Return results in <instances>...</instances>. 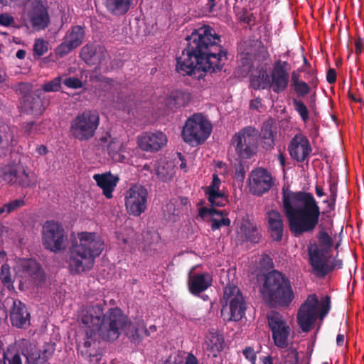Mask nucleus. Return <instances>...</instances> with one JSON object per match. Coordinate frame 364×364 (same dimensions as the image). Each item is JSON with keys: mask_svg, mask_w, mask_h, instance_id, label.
<instances>
[{"mask_svg": "<svg viewBox=\"0 0 364 364\" xmlns=\"http://www.w3.org/2000/svg\"><path fill=\"white\" fill-rule=\"evenodd\" d=\"M187 44L176 58V71L183 76L202 78L205 73L222 70L228 51L221 45V36L209 25L193 30L186 37Z\"/></svg>", "mask_w": 364, "mask_h": 364, "instance_id": "obj_1", "label": "nucleus"}, {"mask_svg": "<svg viewBox=\"0 0 364 364\" xmlns=\"http://www.w3.org/2000/svg\"><path fill=\"white\" fill-rule=\"evenodd\" d=\"M106 305L105 300L102 303L92 305L81 317L87 339L84 342L86 350H82L81 354L89 358L90 361H92V358L96 354L91 353L88 348L92 343L95 344L97 338L105 341H114L130 324L128 317L119 308H109L106 310Z\"/></svg>", "mask_w": 364, "mask_h": 364, "instance_id": "obj_2", "label": "nucleus"}, {"mask_svg": "<svg viewBox=\"0 0 364 364\" xmlns=\"http://www.w3.org/2000/svg\"><path fill=\"white\" fill-rule=\"evenodd\" d=\"M282 206L293 236L299 237L314 231L319 223L321 211L311 193L283 188Z\"/></svg>", "mask_w": 364, "mask_h": 364, "instance_id": "obj_3", "label": "nucleus"}, {"mask_svg": "<svg viewBox=\"0 0 364 364\" xmlns=\"http://www.w3.org/2000/svg\"><path fill=\"white\" fill-rule=\"evenodd\" d=\"M105 248V242L96 232H81L77 240L69 247L66 262L72 274H80L90 270L95 259Z\"/></svg>", "mask_w": 364, "mask_h": 364, "instance_id": "obj_4", "label": "nucleus"}, {"mask_svg": "<svg viewBox=\"0 0 364 364\" xmlns=\"http://www.w3.org/2000/svg\"><path fill=\"white\" fill-rule=\"evenodd\" d=\"M331 309L328 295L318 300L315 294H309L300 306L297 313V323L304 332L310 331L318 318L323 321Z\"/></svg>", "mask_w": 364, "mask_h": 364, "instance_id": "obj_5", "label": "nucleus"}, {"mask_svg": "<svg viewBox=\"0 0 364 364\" xmlns=\"http://www.w3.org/2000/svg\"><path fill=\"white\" fill-rule=\"evenodd\" d=\"M262 293L270 303L284 307L288 306L294 298L289 280L278 271L266 275Z\"/></svg>", "mask_w": 364, "mask_h": 364, "instance_id": "obj_6", "label": "nucleus"}, {"mask_svg": "<svg viewBox=\"0 0 364 364\" xmlns=\"http://www.w3.org/2000/svg\"><path fill=\"white\" fill-rule=\"evenodd\" d=\"M223 300L228 308L223 307L221 317L225 322L239 321L245 315L247 303L240 288L229 284L224 288Z\"/></svg>", "mask_w": 364, "mask_h": 364, "instance_id": "obj_7", "label": "nucleus"}, {"mask_svg": "<svg viewBox=\"0 0 364 364\" xmlns=\"http://www.w3.org/2000/svg\"><path fill=\"white\" fill-rule=\"evenodd\" d=\"M258 130L247 126L236 132L232 137L231 145L233 146L237 159H250L257 153Z\"/></svg>", "mask_w": 364, "mask_h": 364, "instance_id": "obj_8", "label": "nucleus"}, {"mask_svg": "<svg viewBox=\"0 0 364 364\" xmlns=\"http://www.w3.org/2000/svg\"><path fill=\"white\" fill-rule=\"evenodd\" d=\"M100 124V116L96 111L85 110L77 114L70 124V135L80 141L92 139Z\"/></svg>", "mask_w": 364, "mask_h": 364, "instance_id": "obj_9", "label": "nucleus"}, {"mask_svg": "<svg viewBox=\"0 0 364 364\" xmlns=\"http://www.w3.org/2000/svg\"><path fill=\"white\" fill-rule=\"evenodd\" d=\"M318 246H315L312 250H309V263L311 265L316 277H324L329 269L326 265V255L329 252L333 247L332 237L323 229L317 234Z\"/></svg>", "mask_w": 364, "mask_h": 364, "instance_id": "obj_10", "label": "nucleus"}, {"mask_svg": "<svg viewBox=\"0 0 364 364\" xmlns=\"http://www.w3.org/2000/svg\"><path fill=\"white\" fill-rule=\"evenodd\" d=\"M212 128V124L201 113H196L186 120L181 135L188 144H202L210 136Z\"/></svg>", "mask_w": 364, "mask_h": 364, "instance_id": "obj_11", "label": "nucleus"}, {"mask_svg": "<svg viewBox=\"0 0 364 364\" xmlns=\"http://www.w3.org/2000/svg\"><path fill=\"white\" fill-rule=\"evenodd\" d=\"M68 235L61 224L47 220L42 228V243L44 248L51 252L64 251L68 246Z\"/></svg>", "mask_w": 364, "mask_h": 364, "instance_id": "obj_12", "label": "nucleus"}, {"mask_svg": "<svg viewBox=\"0 0 364 364\" xmlns=\"http://www.w3.org/2000/svg\"><path fill=\"white\" fill-rule=\"evenodd\" d=\"M148 190L140 184L132 185L126 192L124 204L127 213L139 217L147 208Z\"/></svg>", "mask_w": 364, "mask_h": 364, "instance_id": "obj_13", "label": "nucleus"}, {"mask_svg": "<svg viewBox=\"0 0 364 364\" xmlns=\"http://www.w3.org/2000/svg\"><path fill=\"white\" fill-rule=\"evenodd\" d=\"M2 179L11 186L34 187L37 181L33 173H28L20 164L6 165L1 170Z\"/></svg>", "mask_w": 364, "mask_h": 364, "instance_id": "obj_14", "label": "nucleus"}, {"mask_svg": "<svg viewBox=\"0 0 364 364\" xmlns=\"http://www.w3.org/2000/svg\"><path fill=\"white\" fill-rule=\"evenodd\" d=\"M85 36V28L76 25L70 27L63 37V41L55 49L54 53L58 59L63 58L72 50L80 46Z\"/></svg>", "mask_w": 364, "mask_h": 364, "instance_id": "obj_15", "label": "nucleus"}, {"mask_svg": "<svg viewBox=\"0 0 364 364\" xmlns=\"http://www.w3.org/2000/svg\"><path fill=\"white\" fill-rule=\"evenodd\" d=\"M269 327L272 331L274 345L279 348L288 347L290 327L279 312L272 311L267 315Z\"/></svg>", "mask_w": 364, "mask_h": 364, "instance_id": "obj_16", "label": "nucleus"}, {"mask_svg": "<svg viewBox=\"0 0 364 364\" xmlns=\"http://www.w3.org/2000/svg\"><path fill=\"white\" fill-rule=\"evenodd\" d=\"M248 186L251 193L262 196L267 193L274 186V179L272 173L266 168L259 167L251 171Z\"/></svg>", "mask_w": 364, "mask_h": 364, "instance_id": "obj_17", "label": "nucleus"}, {"mask_svg": "<svg viewBox=\"0 0 364 364\" xmlns=\"http://www.w3.org/2000/svg\"><path fill=\"white\" fill-rule=\"evenodd\" d=\"M289 63L287 61L277 60L270 72L269 89L276 94L286 90L289 82Z\"/></svg>", "mask_w": 364, "mask_h": 364, "instance_id": "obj_18", "label": "nucleus"}, {"mask_svg": "<svg viewBox=\"0 0 364 364\" xmlns=\"http://www.w3.org/2000/svg\"><path fill=\"white\" fill-rule=\"evenodd\" d=\"M80 57L88 65H99L105 71L111 69L108 65L110 56L105 47L86 44L81 48Z\"/></svg>", "mask_w": 364, "mask_h": 364, "instance_id": "obj_19", "label": "nucleus"}, {"mask_svg": "<svg viewBox=\"0 0 364 364\" xmlns=\"http://www.w3.org/2000/svg\"><path fill=\"white\" fill-rule=\"evenodd\" d=\"M54 351V344L46 343L38 352L36 346L31 342L28 341L23 342L22 353L28 362H32L33 364H49L48 360L53 356Z\"/></svg>", "mask_w": 364, "mask_h": 364, "instance_id": "obj_20", "label": "nucleus"}, {"mask_svg": "<svg viewBox=\"0 0 364 364\" xmlns=\"http://www.w3.org/2000/svg\"><path fill=\"white\" fill-rule=\"evenodd\" d=\"M28 17L34 28L45 29L50 23L47 7L41 0H32L28 11Z\"/></svg>", "mask_w": 364, "mask_h": 364, "instance_id": "obj_21", "label": "nucleus"}, {"mask_svg": "<svg viewBox=\"0 0 364 364\" xmlns=\"http://www.w3.org/2000/svg\"><path fill=\"white\" fill-rule=\"evenodd\" d=\"M288 151L294 160L302 163L309 158L312 149L308 138L299 134H296L291 140L288 146Z\"/></svg>", "mask_w": 364, "mask_h": 364, "instance_id": "obj_22", "label": "nucleus"}, {"mask_svg": "<svg viewBox=\"0 0 364 364\" xmlns=\"http://www.w3.org/2000/svg\"><path fill=\"white\" fill-rule=\"evenodd\" d=\"M167 137L161 132H146L138 136V145L145 151H159L166 144Z\"/></svg>", "mask_w": 364, "mask_h": 364, "instance_id": "obj_23", "label": "nucleus"}, {"mask_svg": "<svg viewBox=\"0 0 364 364\" xmlns=\"http://www.w3.org/2000/svg\"><path fill=\"white\" fill-rule=\"evenodd\" d=\"M228 213L225 210H217L215 208L201 207L198 209V216L205 220L208 216H210L211 230L215 231L223 226H229L230 220L227 217Z\"/></svg>", "mask_w": 364, "mask_h": 364, "instance_id": "obj_24", "label": "nucleus"}, {"mask_svg": "<svg viewBox=\"0 0 364 364\" xmlns=\"http://www.w3.org/2000/svg\"><path fill=\"white\" fill-rule=\"evenodd\" d=\"M48 105V100H44L38 95L28 94L23 98L21 110L26 114L39 116L46 110Z\"/></svg>", "mask_w": 364, "mask_h": 364, "instance_id": "obj_25", "label": "nucleus"}, {"mask_svg": "<svg viewBox=\"0 0 364 364\" xmlns=\"http://www.w3.org/2000/svg\"><path fill=\"white\" fill-rule=\"evenodd\" d=\"M11 324L19 328H24L30 323V314L26 305L18 299H14L9 314Z\"/></svg>", "mask_w": 364, "mask_h": 364, "instance_id": "obj_26", "label": "nucleus"}, {"mask_svg": "<svg viewBox=\"0 0 364 364\" xmlns=\"http://www.w3.org/2000/svg\"><path fill=\"white\" fill-rule=\"evenodd\" d=\"M213 282L212 277L208 273L193 274L188 275L187 282L189 292L194 296L207 290Z\"/></svg>", "mask_w": 364, "mask_h": 364, "instance_id": "obj_27", "label": "nucleus"}, {"mask_svg": "<svg viewBox=\"0 0 364 364\" xmlns=\"http://www.w3.org/2000/svg\"><path fill=\"white\" fill-rule=\"evenodd\" d=\"M268 223V230L273 240L280 242L283 237L284 232V217L275 210H269L267 213Z\"/></svg>", "mask_w": 364, "mask_h": 364, "instance_id": "obj_28", "label": "nucleus"}, {"mask_svg": "<svg viewBox=\"0 0 364 364\" xmlns=\"http://www.w3.org/2000/svg\"><path fill=\"white\" fill-rule=\"evenodd\" d=\"M97 186L102 190L103 195L108 199L113 197L112 193L119 181V178L110 172L102 174L96 173L93 176Z\"/></svg>", "mask_w": 364, "mask_h": 364, "instance_id": "obj_29", "label": "nucleus"}, {"mask_svg": "<svg viewBox=\"0 0 364 364\" xmlns=\"http://www.w3.org/2000/svg\"><path fill=\"white\" fill-rule=\"evenodd\" d=\"M240 229L246 241L254 244L260 242L262 236V232L253 221L248 218H243Z\"/></svg>", "mask_w": 364, "mask_h": 364, "instance_id": "obj_30", "label": "nucleus"}, {"mask_svg": "<svg viewBox=\"0 0 364 364\" xmlns=\"http://www.w3.org/2000/svg\"><path fill=\"white\" fill-rule=\"evenodd\" d=\"M191 100L188 92L180 90H173L166 98V105L171 110L186 106Z\"/></svg>", "mask_w": 364, "mask_h": 364, "instance_id": "obj_31", "label": "nucleus"}, {"mask_svg": "<svg viewBox=\"0 0 364 364\" xmlns=\"http://www.w3.org/2000/svg\"><path fill=\"white\" fill-rule=\"evenodd\" d=\"M132 0H105L107 11L114 16H122L131 8Z\"/></svg>", "mask_w": 364, "mask_h": 364, "instance_id": "obj_32", "label": "nucleus"}, {"mask_svg": "<svg viewBox=\"0 0 364 364\" xmlns=\"http://www.w3.org/2000/svg\"><path fill=\"white\" fill-rule=\"evenodd\" d=\"M270 75L264 70H259L257 75L250 77V86L254 90L269 89Z\"/></svg>", "mask_w": 364, "mask_h": 364, "instance_id": "obj_33", "label": "nucleus"}, {"mask_svg": "<svg viewBox=\"0 0 364 364\" xmlns=\"http://www.w3.org/2000/svg\"><path fill=\"white\" fill-rule=\"evenodd\" d=\"M260 136L262 140L263 148L271 150L274 146V135L272 125L269 123H264L260 131Z\"/></svg>", "mask_w": 364, "mask_h": 364, "instance_id": "obj_34", "label": "nucleus"}, {"mask_svg": "<svg viewBox=\"0 0 364 364\" xmlns=\"http://www.w3.org/2000/svg\"><path fill=\"white\" fill-rule=\"evenodd\" d=\"M207 348L213 356L222 351L225 346L224 339L221 335L211 333L206 341Z\"/></svg>", "mask_w": 364, "mask_h": 364, "instance_id": "obj_35", "label": "nucleus"}, {"mask_svg": "<svg viewBox=\"0 0 364 364\" xmlns=\"http://www.w3.org/2000/svg\"><path fill=\"white\" fill-rule=\"evenodd\" d=\"M14 139V127L0 122V146L2 144L12 145Z\"/></svg>", "mask_w": 364, "mask_h": 364, "instance_id": "obj_36", "label": "nucleus"}, {"mask_svg": "<svg viewBox=\"0 0 364 364\" xmlns=\"http://www.w3.org/2000/svg\"><path fill=\"white\" fill-rule=\"evenodd\" d=\"M142 333L145 336H150V333L149 332V330L146 328L144 322L138 321L136 323V325L132 326L129 338L133 342H139L143 337Z\"/></svg>", "mask_w": 364, "mask_h": 364, "instance_id": "obj_37", "label": "nucleus"}, {"mask_svg": "<svg viewBox=\"0 0 364 364\" xmlns=\"http://www.w3.org/2000/svg\"><path fill=\"white\" fill-rule=\"evenodd\" d=\"M110 134L105 133L103 136L100 137L96 145V146L99 147V149H101L102 151L107 150L109 156L112 154L117 152L115 148V142L112 139L110 140Z\"/></svg>", "mask_w": 364, "mask_h": 364, "instance_id": "obj_38", "label": "nucleus"}, {"mask_svg": "<svg viewBox=\"0 0 364 364\" xmlns=\"http://www.w3.org/2000/svg\"><path fill=\"white\" fill-rule=\"evenodd\" d=\"M160 240V235L156 231L154 230H144L141 234V243L144 245V248H149L154 244L159 242Z\"/></svg>", "mask_w": 364, "mask_h": 364, "instance_id": "obj_39", "label": "nucleus"}, {"mask_svg": "<svg viewBox=\"0 0 364 364\" xmlns=\"http://www.w3.org/2000/svg\"><path fill=\"white\" fill-rule=\"evenodd\" d=\"M155 171L158 179L164 182L171 181L173 176V168L165 164H159L156 166Z\"/></svg>", "mask_w": 364, "mask_h": 364, "instance_id": "obj_40", "label": "nucleus"}, {"mask_svg": "<svg viewBox=\"0 0 364 364\" xmlns=\"http://www.w3.org/2000/svg\"><path fill=\"white\" fill-rule=\"evenodd\" d=\"M208 200L211 205L214 207H223L228 203V197L221 192L215 193L213 191L208 195Z\"/></svg>", "mask_w": 364, "mask_h": 364, "instance_id": "obj_41", "label": "nucleus"}, {"mask_svg": "<svg viewBox=\"0 0 364 364\" xmlns=\"http://www.w3.org/2000/svg\"><path fill=\"white\" fill-rule=\"evenodd\" d=\"M291 87L298 97H304L309 95L311 90L310 85H309L307 82L304 80L295 84L294 85H292Z\"/></svg>", "mask_w": 364, "mask_h": 364, "instance_id": "obj_42", "label": "nucleus"}, {"mask_svg": "<svg viewBox=\"0 0 364 364\" xmlns=\"http://www.w3.org/2000/svg\"><path fill=\"white\" fill-rule=\"evenodd\" d=\"M292 102L294 109L299 114L301 119L304 122H307L309 118V110L304 102L300 100L293 99Z\"/></svg>", "mask_w": 364, "mask_h": 364, "instance_id": "obj_43", "label": "nucleus"}, {"mask_svg": "<svg viewBox=\"0 0 364 364\" xmlns=\"http://www.w3.org/2000/svg\"><path fill=\"white\" fill-rule=\"evenodd\" d=\"M48 50V43L42 38H38L33 44V55L38 58L43 55Z\"/></svg>", "mask_w": 364, "mask_h": 364, "instance_id": "obj_44", "label": "nucleus"}, {"mask_svg": "<svg viewBox=\"0 0 364 364\" xmlns=\"http://www.w3.org/2000/svg\"><path fill=\"white\" fill-rule=\"evenodd\" d=\"M62 78L58 76L50 81L46 82L42 85V90L45 92H57L61 87Z\"/></svg>", "mask_w": 364, "mask_h": 364, "instance_id": "obj_45", "label": "nucleus"}, {"mask_svg": "<svg viewBox=\"0 0 364 364\" xmlns=\"http://www.w3.org/2000/svg\"><path fill=\"white\" fill-rule=\"evenodd\" d=\"M0 279L4 285L9 286L12 284L10 267L8 264H4L0 270Z\"/></svg>", "mask_w": 364, "mask_h": 364, "instance_id": "obj_46", "label": "nucleus"}, {"mask_svg": "<svg viewBox=\"0 0 364 364\" xmlns=\"http://www.w3.org/2000/svg\"><path fill=\"white\" fill-rule=\"evenodd\" d=\"M4 205L6 212L7 213H11L25 205V200L23 198L15 199L5 203Z\"/></svg>", "mask_w": 364, "mask_h": 364, "instance_id": "obj_47", "label": "nucleus"}, {"mask_svg": "<svg viewBox=\"0 0 364 364\" xmlns=\"http://www.w3.org/2000/svg\"><path fill=\"white\" fill-rule=\"evenodd\" d=\"M38 124L34 122H29L24 123L22 126V129L25 134L27 136H33L38 132Z\"/></svg>", "mask_w": 364, "mask_h": 364, "instance_id": "obj_48", "label": "nucleus"}, {"mask_svg": "<svg viewBox=\"0 0 364 364\" xmlns=\"http://www.w3.org/2000/svg\"><path fill=\"white\" fill-rule=\"evenodd\" d=\"M239 20L247 25L254 24L255 18L253 14L249 13L247 10H242L238 14Z\"/></svg>", "mask_w": 364, "mask_h": 364, "instance_id": "obj_49", "label": "nucleus"}, {"mask_svg": "<svg viewBox=\"0 0 364 364\" xmlns=\"http://www.w3.org/2000/svg\"><path fill=\"white\" fill-rule=\"evenodd\" d=\"M63 84L73 89H77L82 87V81L77 77H70L65 79L63 81Z\"/></svg>", "mask_w": 364, "mask_h": 364, "instance_id": "obj_50", "label": "nucleus"}, {"mask_svg": "<svg viewBox=\"0 0 364 364\" xmlns=\"http://www.w3.org/2000/svg\"><path fill=\"white\" fill-rule=\"evenodd\" d=\"M220 184V180L219 177L218 176V175L213 174L212 183L209 186L207 187L205 194L209 195L212 191L215 193L220 192L219 189Z\"/></svg>", "mask_w": 364, "mask_h": 364, "instance_id": "obj_51", "label": "nucleus"}, {"mask_svg": "<svg viewBox=\"0 0 364 364\" xmlns=\"http://www.w3.org/2000/svg\"><path fill=\"white\" fill-rule=\"evenodd\" d=\"M237 160L238 161V164L235 165V176L237 179L243 180L246 173V170L243 164V160Z\"/></svg>", "mask_w": 364, "mask_h": 364, "instance_id": "obj_52", "label": "nucleus"}, {"mask_svg": "<svg viewBox=\"0 0 364 364\" xmlns=\"http://www.w3.org/2000/svg\"><path fill=\"white\" fill-rule=\"evenodd\" d=\"M1 364H22L21 358L19 354L16 353L11 359L7 357V353L3 352V361Z\"/></svg>", "mask_w": 364, "mask_h": 364, "instance_id": "obj_53", "label": "nucleus"}, {"mask_svg": "<svg viewBox=\"0 0 364 364\" xmlns=\"http://www.w3.org/2000/svg\"><path fill=\"white\" fill-rule=\"evenodd\" d=\"M245 357L252 363H255L257 358L256 353L251 347H246L243 350Z\"/></svg>", "mask_w": 364, "mask_h": 364, "instance_id": "obj_54", "label": "nucleus"}, {"mask_svg": "<svg viewBox=\"0 0 364 364\" xmlns=\"http://www.w3.org/2000/svg\"><path fill=\"white\" fill-rule=\"evenodd\" d=\"M14 22V18L12 16L8 14H2L0 15V25L9 26Z\"/></svg>", "mask_w": 364, "mask_h": 364, "instance_id": "obj_55", "label": "nucleus"}, {"mask_svg": "<svg viewBox=\"0 0 364 364\" xmlns=\"http://www.w3.org/2000/svg\"><path fill=\"white\" fill-rule=\"evenodd\" d=\"M326 80L329 84H333L336 81V71L334 68H330L327 71Z\"/></svg>", "mask_w": 364, "mask_h": 364, "instance_id": "obj_56", "label": "nucleus"}, {"mask_svg": "<svg viewBox=\"0 0 364 364\" xmlns=\"http://www.w3.org/2000/svg\"><path fill=\"white\" fill-rule=\"evenodd\" d=\"M342 261L341 259H335L333 264L331 265H330L328 264V257H326V265L328 266V273H329L330 272H331L332 270H333L335 268H337V269H341L342 267Z\"/></svg>", "mask_w": 364, "mask_h": 364, "instance_id": "obj_57", "label": "nucleus"}, {"mask_svg": "<svg viewBox=\"0 0 364 364\" xmlns=\"http://www.w3.org/2000/svg\"><path fill=\"white\" fill-rule=\"evenodd\" d=\"M290 77V86L294 85L295 84L302 81V80L300 79V75L299 74V72L297 71H292L291 73V75H289Z\"/></svg>", "mask_w": 364, "mask_h": 364, "instance_id": "obj_58", "label": "nucleus"}, {"mask_svg": "<svg viewBox=\"0 0 364 364\" xmlns=\"http://www.w3.org/2000/svg\"><path fill=\"white\" fill-rule=\"evenodd\" d=\"M355 53L357 55H359L363 51V39L359 37L355 40Z\"/></svg>", "mask_w": 364, "mask_h": 364, "instance_id": "obj_59", "label": "nucleus"}, {"mask_svg": "<svg viewBox=\"0 0 364 364\" xmlns=\"http://www.w3.org/2000/svg\"><path fill=\"white\" fill-rule=\"evenodd\" d=\"M310 78L308 80V84L310 85L311 88H316L318 84V79L316 75H314L311 77H309Z\"/></svg>", "mask_w": 364, "mask_h": 364, "instance_id": "obj_60", "label": "nucleus"}, {"mask_svg": "<svg viewBox=\"0 0 364 364\" xmlns=\"http://www.w3.org/2000/svg\"><path fill=\"white\" fill-rule=\"evenodd\" d=\"M186 364H198L197 358L193 353H188L186 359Z\"/></svg>", "mask_w": 364, "mask_h": 364, "instance_id": "obj_61", "label": "nucleus"}, {"mask_svg": "<svg viewBox=\"0 0 364 364\" xmlns=\"http://www.w3.org/2000/svg\"><path fill=\"white\" fill-rule=\"evenodd\" d=\"M286 352L287 353V355L290 356L296 362L298 360V353L296 350L294 348H288Z\"/></svg>", "mask_w": 364, "mask_h": 364, "instance_id": "obj_62", "label": "nucleus"}, {"mask_svg": "<svg viewBox=\"0 0 364 364\" xmlns=\"http://www.w3.org/2000/svg\"><path fill=\"white\" fill-rule=\"evenodd\" d=\"M329 192L331 196L337 197V184L335 183H331L329 187Z\"/></svg>", "mask_w": 364, "mask_h": 364, "instance_id": "obj_63", "label": "nucleus"}, {"mask_svg": "<svg viewBox=\"0 0 364 364\" xmlns=\"http://www.w3.org/2000/svg\"><path fill=\"white\" fill-rule=\"evenodd\" d=\"M262 360L263 364H273L272 357L270 355L262 358Z\"/></svg>", "mask_w": 364, "mask_h": 364, "instance_id": "obj_64", "label": "nucleus"}]
</instances>
